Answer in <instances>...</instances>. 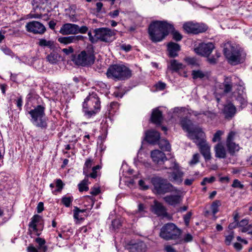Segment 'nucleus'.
Masks as SVG:
<instances>
[{"label":"nucleus","instance_id":"f257e3e1","mask_svg":"<svg viewBox=\"0 0 252 252\" xmlns=\"http://www.w3.org/2000/svg\"><path fill=\"white\" fill-rule=\"evenodd\" d=\"M172 29L173 25L166 21H154L149 27L150 39L154 42H160L165 38Z\"/></svg>","mask_w":252,"mask_h":252},{"label":"nucleus","instance_id":"f03ea898","mask_svg":"<svg viewBox=\"0 0 252 252\" xmlns=\"http://www.w3.org/2000/svg\"><path fill=\"white\" fill-rule=\"evenodd\" d=\"M223 52L228 62L231 65H235L242 63L245 60L241 48L230 42L224 44Z\"/></svg>","mask_w":252,"mask_h":252},{"label":"nucleus","instance_id":"7ed1b4c3","mask_svg":"<svg viewBox=\"0 0 252 252\" xmlns=\"http://www.w3.org/2000/svg\"><path fill=\"white\" fill-rule=\"evenodd\" d=\"M130 70L124 65L114 64L108 68L106 75L108 78L115 80H125L131 76Z\"/></svg>","mask_w":252,"mask_h":252},{"label":"nucleus","instance_id":"20e7f679","mask_svg":"<svg viewBox=\"0 0 252 252\" xmlns=\"http://www.w3.org/2000/svg\"><path fill=\"white\" fill-rule=\"evenodd\" d=\"M205 134L204 132H200L198 136L191 135V140L198 147L201 154L206 161L212 158L211 146L205 140Z\"/></svg>","mask_w":252,"mask_h":252},{"label":"nucleus","instance_id":"39448f33","mask_svg":"<svg viewBox=\"0 0 252 252\" xmlns=\"http://www.w3.org/2000/svg\"><path fill=\"white\" fill-rule=\"evenodd\" d=\"M83 111L89 117L95 115L100 108L99 99L95 94H90L83 104Z\"/></svg>","mask_w":252,"mask_h":252},{"label":"nucleus","instance_id":"423d86ee","mask_svg":"<svg viewBox=\"0 0 252 252\" xmlns=\"http://www.w3.org/2000/svg\"><path fill=\"white\" fill-rule=\"evenodd\" d=\"M151 182L154 186L155 192L158 194H164L177 191V189L169 183L167 179L160 177H155L152 179Z\"/></svg>","mask_w":252,"mask_h":252},{"label":"nucleus","instance_id":"0eeeda50","mask_svg":"<svg viewBox=\"0 0 252 252\" xmlns=\"http://www.w3.org/2000/svg\"><path fill=\"white\" fill-rule=\"evenodd\" d=\"M45 107L42 105H38L33 109L29 111V114L31 115L32 123L34 126L41 127V128H46L47 126L46 120L45 117Z\"/></svg>","mask_w":252,"mask_h":252},{"label":"nucleus","instance_id":"6e6552de","mask_svg":"<svg viewBox=\"0 0 252 252\" xmlns=\"http://www.w3.org/2000/svg\"><path fill=\"white\" fill-rule=\"evenodd\" d=\"M181 231L174 223H168L160 229V236L165 240H175L181 235Z\"/></svg>","mask_w":252,"mask_h":252},{"label":"nucleus","instance_id":"1a4fd4ad","mask_svg":"<svg viewBox=\"0 0 252 252\" xmlns=\"http://www.w3.org/2000/svg\"><path fill=\"white\" fill-rule=\"evenodd\" d=\"M95 36L97 41H100L105 43L111 42L115 39V31L108 28H99L94 30Z\"/></svg>","mask_w":252,"mask_h":252},{"label":"nucleus","instance_id":"9d476101","mask_svg":"<svg viewBox=\"0 0 252 252\" xmlns=\"http://www.w3.org/2000/svg\"><path fill=\"white\" fill-rule=\"evenodd\" d=\"M94 60L95 57L91 52L82 51L74 57L73 61L78 65L85 66L93 64Z\"/></svg>","mask_w":252,"mask_h":252},{"label":"nucleus","instance_id":"9b49d317","mask_svg":"<svg viewBox=\"0 0 252 252\" xmlns=\"http://www.w3.org/2000/svg\"><path fill=\"white\" fill-rule=\"evenodd\" d=\"M181 125L183 128L188 132L189 137L191 139V135L198 136L200 132H203L201 127L194 126L191 122L187 119L183 118L181 121Z\"/></svg>","mask_w":252,"mask_h":252},{"label":"nucleus","instance_id":"f8f14e48","mask_svg":"<svg viewBox=\"0 0 252 252\" xmlns=\"http://www.w3.org/2000/svg\"><path fill=\"white\" fill-rule=\"evenodd\" d=\"M126 248L129 252H146L147 246L141 240H131L127 243Z\"/></svg>","mask_w":252,"mask_h":252},{"label":"nucleus","instance_id":"ddd939ff","mask_svg":"<svg viewBox=\"0 0 252 252\" xmlns=\"http://www.w3.org/2000/svg\"><path fill=\"white\" fill-rule=\"evenodd\" d=\"M43 219L41 216L38 215H34L31 219L29 224V231L30 232L36 233L37 235H39L40 231L42 228Z\"/></svg>","mask_w":252,"mask_h":252},{"label":"nucleus","instance_id":"4468645a","mask_svg":"<svg viewBox=\"0 0 252 252\" xmlns=\"http://www.w3.org/2000/svg\"><path fill=\"white\" fill-rule=\"evenodd\" d=\"M215 48L214 45L211 42L207 43H201L194 48V52L198 55L208 57Z\"/></svg>","mask_w":252,"mask_h":252},{"label":"nucleus","instance_id":"2eb2a0df","mask_svg":"<svg viewBox=\"0 0 252 252\" xmlns=\"http://www.w3.org/2000/svg\"><path fill=\"white\" fill-rule=\"evenodd\" d=\"M183 28L188 33L193 34L203 32L207 30V27L203 24H194L191 22L184 24Z\"/></svg>","mask_w":252,"mask_h":252},{"label":"nucleus","instance_id":"dca6fc26","mask_svg":"<svg viewBox=\"0 0 252 252\" xmlns=\"http://www.w3.org/2000/svg\"><path fill=\"white\" fill-rule=\"evenodd\" d=\"M26 28L28 32L34 34H42L46 30L42 24L34 21L27 23Z\"/></svg>","mask_w":252,"mask_h":252},{"label":"nucleus","instance_id":"f3484780","mask_svg":"<svg viewBox=\"0 0 252 252\" xmlns=\"http://www.w3.org/2000/svg\"><path fill=\"white\" fill-rule=\"evenodd\" d=\"M173 171L169 173L168 179L173 183L180 184L183 182L184 173L179 169V166L175 163Z\"/></svg>","mask_w":252,"mask_h":252},{"label":"nucleus","instance_id":"a211bd4d","mask_svg":"<svg viewBox=\"0 0 252 252\" xmlns=\"http://www.w3.org/2000/svg\"><path fill=\"white\" fill-rule=\"evenodd\" d=\"M174 192L176 194L168 195L163 197V200L167 204L174 207L180 204L183 200L179 190L177 189V191Z\"/></svg>","mask_w":252,"mask_h":252},{"label":"nucleus","instance_id":"6ab92c4d","mask_svg":"<svg viewBox=\"0 0 252 252\" xmlns=\"http://www.w3.org/2000/svg\"><path fill=\"white\" fill-rule=\"evenodd\" d=\"M78 25L74 24L66 23L63 24L60 30V33L63 35L76 34Z\"/></svg>","mask_w":252,"mask_h":252},{"label":"nucleus","instance_id":"aec40b11","mask_svg":"<svg viewBox=\"0 0 252 252\" xmlns=\"http://www.w3.org/2000/svg\"><path fill=\"white\" fill-rule=\"evenodd\" d=\"M151 157L153 161L158 164H162L167 159L164 153L158 150L152 151Z\"/></svg>","mask_w":252,"mask_h":252},{"label":"nucleus","instance_id":"412c9836","mask_svg":"<svg viewBox=\"0 0 252 252\" xmlns=\"http://www.w3.org/2000/svg\"><path fill=\"white\" fill-rule=\"evenodd\" d=\"M84 36L81 35H71L69 36L60 37L58 40L59 42L64 44H68L72 43H77L80 40H84Z\"/></svg>","mask_w":252,"mask_h":252},{"label":"nucleus","instance_id":"4be33fe9","mask_svg":"<svg viewBox=\"0 0 252 252\" xmlns=\"http://www.w3.org/2000/svg\"><path fill=\"white\" fill-rule=\"evenodd\" d=\"M215 157L219 158H225L227 151L224 145L221 143H219L214 147Z\"/></svg>","mask_w":252,"mask_h":252},{"label":"nucleus","instance_id":"5701e85b","mask_svg":"<svg viewBox=\"0 0 252 252\" xmlns=\"http://www.w3.org/2000/svg\"><path fill=\"white\" fill-rule=\"evenodd\" d=\"M153 211L155 214L159 216L166 217L168 214L166 208L161 203L158 201H155L153 206Z\"/></svg>","mask_w":252,"mask_h":252},{"label":"nucleus","instance_id":"b1692460","mask_svg":"<svg viewBox=\"0 0 252 252\" xmlns=\"http://www.w3.org/2000/svg\"><path fill=\"white\" fill-rule=\"evenodd\" d=\"M236 86L235 90L233 92V95L236 97V99L240 102L242 104H245L246 100L244 95V88L240 84L235 85Z\"/></svg>","mask_w":252,"mask_h":252},{"label":"nucleus","instance_id":"393cba45","mask_svg":"<svg viewBox=\"0 0 252 252\" xmlns=\"http://www.w3.org/2000/svg\"><path fill=\"white\" fill-rule=\"evenodd\" d=\"M160 138V134L157 131L151 130L146 133V140L150 144H155Z\"/></svg>","mask_w":252,"mask_h":252},{"label":"nucleus","instance_id":"a878e982","mask_svg":"<svg viewBox=\"0 0 252 252\" xmlns=\"http://www.w3.org/2000/svg\"><path fill=\"white\" fill-rule=\"evenodd\" d=\"M168 55L170 57L174 58L178 56V52L180 50V45L176 43L171 42L167 45Z\"/></svg>","mask_w":252,"mask_h":252},{"label":"nucleus","instance_id":"bb28decb","mask_svg":"<svg viewBox=\"0 0 252 252\" xmlns=\"http://www.w3.org/2000/svg\"><path fill=\"white\" fill-rule=\"evenodd\" d=\"M151 119L153 123L157 125L160 124L162 120L161 112L158 109L154 110L153 111Z\"/></svg>","mask_w":252,"mask_h":252},{"label":"nucleus","instance_id":"cd10ccee","mask_svg":"<svg viewBox=\"0 0 252 252\" xmlns=\"http://www.w3.org/2000/svg\"><path fill=\"white\" fill-rule=\"evenodd\" d=\"M223 112L226 118H231L236 113V108L233 105L229 104L224 107Z\"/></svg>","mask_w":252,"mask_h":252},{"label":"nucleus","instance_id":"c85d7f7f","mask_svg":"<svg viewBox=\"0 0 252 252\" xmlns=\"http://www.w3.org/2000/svg\"><path fill=\"white\" fill-rule=\"evenodd\" d=\"M184 67V65L176 60H171L170 65L168 66V68L174 72H177Z\"/></svg>","mask_w":252,"mask_h":252},{"label":"nucleus","instance_id":"c756f323","mask_svg":"<svg viewBox=\"0 0 252 252\" xmlns=\"http://www.w3.org/2000/svg\"><path fill=\"white\" fill-rule=\"evenodd\" d=\"M223 93L228 94L232 92L233 84L231 81L230 78L228 77H225L223 83Z\"/></svg>","mask_w":252,"mask_h":252},{"label":"nucleus","instance_id":"7c9ffc66","mask_svg":"<svg viewBox=\"0 0 252 252\" xmlns=\"http://www.w3.org/2000/svg\"><path fill=\"white\" fill-rule=\"evenodd\" d=\"M226 144L229 153L232 156L234 155L235 153L238 152L240 149L239 145L236 144L234 142Z\"/></svg>","mask_w":252,"mask_h":252},{"label":"nucleus","instance_id":"2f4dec72","mask_svg":"<svg viewBox=\"0 0 252 252\" xmlns=\"http://www.w3.org/2000/svg\"><path fill=\"white\" fill-rule=\"evenodd\" d=\"M38 44L39 46L45 47H47L50 49H52L54 46V42L52 40H47L44 38L39 39Z\"/></svg>","mask_w":252,"mask_h":252},{"label":"nucleus","instance_id":"473e14b6","mask_svg":"<svg viewBox=\"0 0 252 252\" xmlns=\"http://www.w3.org/2000/svg\"><path fill=\"white\" fill-rule=\"evenodd\" d=\"M191 75L193 79H202L207 76V73L201 70H193L191 72Z\"/></svg>","mask_w":252,"mask_h":252},{"label":"nucleus","instance_id":"72a5a7b5","mask_svg":"<svg viewBox=\"0 0 252 252\" xmlns=\"http://www.w3.org/2000/svg\"><path fill=\"white\" fill-rule=\"evenodd\" d=\"M93 160L91 158L86 159L83 167V174L87 178L89 177V169L90 168L92 165Z\"/></svg>","mask_w":252,"mask_h":252},{"label":"nucleus","instance_id":"f704fd0d","mask_svg":"<svg viewBox=\"0 0 252 252\" xmlns=\"http://www.w3.org/2000/svg\"><path fill=\"white\" fill-rule=\"evenodd\" d=\"M158 145L161 149L166 151H170L171 150V146L169 142L165 139H161L159 141Z\"/></svg>","mask_w":252,"mask_h":252},{"label":"nucleus","instance_id":"c9c22d12","mask_svg":"<svg viewBox=\"0 0 252 252\" xmlns=\"http://www.w3.org/2000/svg\"><path fill=\"white\" fill-rule=\"evenodd\" d=\"M88 179L86 177V178L82 180L80 183H79L78 185L79 190L80 192H82L83 191H88L89 190V187H88Z\"/></svg>","mask_w":252,"mask_h":252},{"label":"nucleus","instance_id":"e433bc0d","mask_svg":"<svg viewBox=\"0 0 252 252\" xmlns=\"http://www.w3.org/2000/svg\"><path fill=\"white\" fill-rule=\"evenodd\" d=\"M58 54L56 53H51L47 57V61L52 64L57 63L58 61Z\"/></svg>","mask_w":252,"mask_h":252},{"label":"nucleus","instance_id":"4c0bfd02","mask_svg":"<svg viewBox=\"0 0 252 252\" xmlns=\"http://www.w3.org/2000/svg\"><path fill=\"white\" fill-rule=\"evenodd\" d=\"M221 203L220 200H216L213 202L211 208L213 215H215L219 212V207Z\"/></svg>","mask_w":252,"mask_h":252},{"label":"nucleus","instance_id":"58836bf2","mask_svg":"<svg viewBox=\"0 0 252 252\" xmlns=\"http://www.w3.org/2000/svg\"><path fill=\"white\" fill-rule=\"evenodd\" d=\"M170 32H171L173 38L176 41H180L182 38V35L178 32L174 30V27H173V29L170 30Z\"/></svg>","mask_w":252,"mask_h":252},{"label":"nucleus","instance_id":"ea45409f","mask_svg":"<svg viewBox=\"0 0 252 252\" xmlns=\"http://www.w3.org/2000/svg\"><path fill=\"white\" fill-rule=\"evenodd\" d=\"M223 132L222 131L220 130H217L214 135L212 141L214 143L218 141H220L221 140V136L223 134Z\"/></svg>","mask_w":252,"mask_h":252},{"label":"nucleus","instance_id":"a19ab883","mask_svg":"<svg viewBox=\"0 0 252 252\" xmlns=\"http://www.w3.org/2000/svg\"><path fill=\"white\" fill-rule=\"evenodd\" d=\"M73 200V198L71 197H63L62 199V203L66 207H68L70 206L72 201Z\"/></svg>","mask_w":252,"mask_h":252},{"label":"nucleus","instance_id":"79ce46f5","mask_svg":"<svg viewBox=\"0 0 252 252\" xmlns=\"http://www.w3.org/2000/svg\"><path fill=\"white\" fill-rule=\"evenodd\" d=\"M200 155L198 153L194 154L189 163L190 165H194L199 162Z\"/></svg>","mask_w":252,"mask_h":252},{"label":"nucleus","instance_id":"37998d69","mask_svg":"<svg viewBox=\"0 0 252 252\" xmlns=\"http://www.w3.org/2000/svg\"><path fill=\"white\" fill-rule=\"evenodd\" d=\"M100 168V166L98 165L95 166L92 168V172L89 174V177H90L93 179H95L97 176V170Z\"/></svg>","mask_w":252,"mask_h":252},{"label":"nucleus","instance_id":"c03bdc74","mask_svg":"<svg viewBox=\"0 0 252 252\" xmlns=\"http://www.w3.org/2000/svg\"><path fill=\"white\" fill-rule=\"evenodd\" d=\"M234 232L231 231L230 234L225 237V243L226 245H230L231 241L234 238Z\"/></svg>","mask_w":252,"mask_h":252},{"label":"nucleus","instance_id":"a18cd8bd","mask_svg":"<svg viewBox=\"0 0 252 252\" xmlns=\"http://www.w3.org/2000/svg\"><path fill=\"white\" fill-rule=\"evenodd\" d=\"M235 135L236 132L230 131L227 135L226 144L233 142Z\"/></svg>","mask_w":252,"mask_h":252},{"label":"nucleus","instance_id":"49530a36","mask_svg":"<svg viewBox=\"0 0 252 252\" xmlns=\"http://www.w3.org/2000/svg\"><path fill=\"white\" fill-rule=\"evenodd\" d=\"M231 186L234 188H239L240 189H243L244 187V185L241 184L238 179H235L233 180V184Z\"/></svg>","mask_w":252,"mask_h":252},{"label":"nucleus","instance_id":"de8ad7c7","mask_svg":"<svg viewBox=\"0 0 252 252\" xmlns=\"http://www.w3.org/2000/svg\"><path fill=\"white\" fill-rule=\"evenodd\" d=\"M88 31V28L86 26H83L82 27H79L78 25V29L76 32V34L80 33H86Z\"/></svg>","mask_w":252,"mask_h":252},{"label":"nucleus","instance_id":"09e8293b","mask_svg":"<svg viewBox=\"0 0 252 252\" xmlns=\"http://www.w3.org/2000/svg\"><path fill=\"white\" fill-rule=\"evenodd\" d=\"M56 186L58 188L56 190L57 191H61L63 187V184L61 179H57L56 181Z\"/></svg>","mask_w":252,"mask_h":252},{"label":"nucleus","instance_id":"8fccbe9b","mask_svg":"<svg viewBox=\"0 0 252 252\" xmlns=\"http://www.w3.org/2000/svg\"><path fill=\"white\" fill-rule=\"evenodd\" d=\"M192 215L191 212H189L187 214L184 216V220L186 225H188L189 222V220Z\"/></svg>","mask_w":252,"mask_h":252},{"label":"nucleus","instance_id":"3c124183","mask_svg":"<svg viewBox=\"0 0 252 252\" xmlns=\"http://www.w3.org/2000/svg\"><path fill=\"white\" fill-rule=\"evenodd\" d=\"M88 36H89V40L92 43H96L97 42V38L95 36V35L94 36H93L92 35V34L91 32H88Z\"/></svg>","mask_w":252,"mask_h":252},{"label":"nucleus","instance_id":"603ef678","mask_svg":"<svg viewBox=\"0 0 252 252\" xmlns=\"http://www.w3.org/2000/svg\"><path fill=\"white\" fill-rule=\"evenodd\" d=\"M119 13H120V11L118 9H117V10H115L113 11H111V12H110L109 13H108V15L112 18H114L117 16H119Z\"/></svg>","mask_w":252,"mask_h":252},{"label":"nucleus","instance_id":"864d4df0","mask_svg":"<svg viewBox=\"0 0 252 252\" xmlns=\"http://www.w3.org/2000/svg\"><path fill=\"white\" fill-rule=\"evenodd\" d=\"M207 61L210 64H215L218 62L217 58H216L214 56L208 57L207 58Z\"/></svg>","mask_w":252,"mask_h":252},{"label":"nucleus","instance_id":"5fc2aeb1","mask_svg":"<svg viewBox=\"0 0 252 252\" xmlns=\"http://www.w3.org/2000/svg\"><path fill=\"white\" fill-rule=\"evenodd\" d=\"M35 241L38 244V247H41L45 245V241L41 238H37L35 239Z\"/></svg>","mask_w":252,"mask_h":252},{"label":"nucleus","instance_id":"6e6d98bb","mask_svg":"<svg viewBox=\"0 0 252 252\" xmlns=\"http://www.w3.org/2000/svg\"><path fill=\"white\" fill-rule=\"evenodd\" d=\"M166 84L162 82H158L156 85V87L159 90H163L165 88Z\"/></svg>","mask_w":252,"mask_h":252},{"label":"nucleus","instance_id":"4d7b16f0","mask_svg":"<svg viewBox=\"0 0 252 252\" xmlns=\"http://www.w3.org/2000/svg\"><path fill=\"white\" fill-rule=\"evenodd\" d=\"M62 51L65 54L68 55L73 52V49L71 47H69L68 48L63 49Z\"/></svg>","mask_w":252,"mask_h":252},{"label":"nucleus","instance_id":"13d9d810","mask_svg":"<svg viewBox=\"0 0 252 252\" xmlns=\"http://www.w3.org/2000/svg\"><path fill=\"white\" fill-rule=\"evenodd\" d=\"M44 210V206L43 203L41 202H40L37 206V212L38 213H41Z\"/></svg>","mask_w":252,"mask_h":252},{"label":"nucleus","instance_id":"bf43d9fd","mask_svg":"<svg viewBox=\"0 0 252 252\" xmlns=\"http://www.w3.org/2000/svg\"><path fill=\"white\" fill-rule=\"evenodd\" d=\"M100 192V189L97 188H94L92 189L91 194L93 195H96Z\"/></svg>","mask_w":252,"mask_h":252},{"label":"nucleus","instance_id":"052dcab7","mask_svg":"<svg viewBox=\"0 0 252 252\" xmlns=\"http://www.w3.org/2000/svg\"><path fill=\"white\" fill-rule=\"evenodd\" d=\"M2 50L6 55L10 56L13 55V53L9 49L7 48H3L2 49Z\"/></svg>","mask_w":252,"mask_h":252},{"label":"nucleus","instance_id":"680f3d73","mask_svg":"<svg viewBox=\"0 0 252 252\" xmlns=\"http://www.w3.org/2000/svg\"><path fill=\"white\" fill-rule=\"evenodd\" d=\"M73 212H74L73 217L75 220H83V219L82 218H79V212L77 211V210H76L75 208L74 209Z\"/></svg>","mask_w":252,"mask_h":252},{"label":"nucleus","instance_id":"e2e57ef3","mask_svg":"<svg viewBox=\"0 0 252 252\" xmlns=\"http://www.w3.org/2000/svg\"><path fill=\"white\" fill-rule=\"evenodd\" d=\"M139 185L143 189H147L149 188L148 186L145 185V182L142 180L139 181Z\"/></svg>","mask_w":252,"mask_h":252},{"label":"nucleus","instance_id":"0e129e2a","mask_svg":"<svg viewBox=\"0 0 252 252\" xmlns=\"http://www.w3.org/2000/svg\"><path fill=\"white\" fill-rule=\"evenodd\" d=\"M165 250L166 252H177L171 246H166L165 247Z\"/></svg>","mask_w":252,"mask_h":252},{"label":"nucleus","instance_id":"69168bd1","mask_svg":"<svg viewBox=\"0 0 252 252\" xmlns=\"http://www.w3.org/2000/svg\"><path fill=\"white\" fill-rule=\"evenodd\" d=\"M192 237L190 234H187L184 237V241L186 242H190L192 240Z\"/></svg>","mask_w":252,"mask_h":252},{"label":"nucleus","instance_id":"338daca9","mask_svg":"<svg viewBox=\"0 0 252 252\" xmlns=\"http://www.w3.org/2000/svg\"><path fill=\"white\" fill-rule=\"evenodd\" d=\"M131 48V46L130 45H122L121 46V49L126 51H129Z\"/></svg>","mask_w":252,"mask_h":252},{"label":"nucleus","instance_id":"774afa93","mask_svg":"<svg viewBox=\"0 0 252 252\" xmlns=\"http://www.w3.org/2000/svg\"><path fill=\"white\" fill-rule=\"evenodd\" d=\"M28 252H38V250L33 246L31 245L27 248Z\"/></svg>","mask_w":252,"mask_h":252}]
</instances>
